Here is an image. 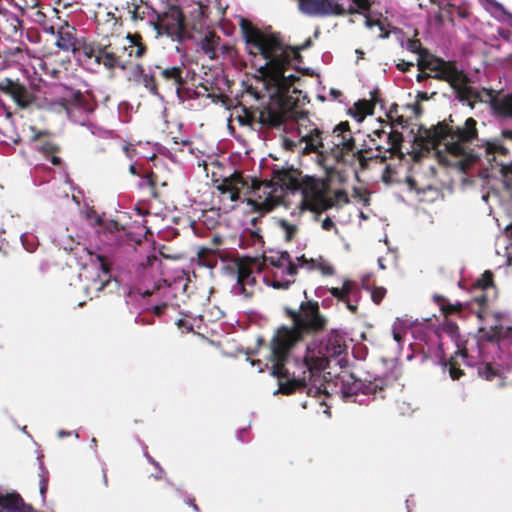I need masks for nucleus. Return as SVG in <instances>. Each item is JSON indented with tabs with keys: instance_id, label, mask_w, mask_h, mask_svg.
Wrapping results in <instances>:
<instances>
[{
	"instance_id": "0e129e2a",
	"label": "nucleus",
	"mask_w": 512,
	"mask_h": 512,
	"mask_svg": "<svg viewBox=\"0 0 512 512\" xmlns=\"http://www.w3.org/2000/svg\"><path fill=\"white\" fill-rule=\"evenodd\" d=\"M396 121L398 125L404 126L405 119L402 116L397 117Z\"/></svg>"
},
{
	"instance_id": "a878e982",
	"label": "nucleus",
	"mask_w": 512,
	"mask_h": 512,
	"mask_svg": "<svg viewBox=\"0 0 512 512\" xmlns=\"http://www.w3.org/2000/svg\"><path fill=\"white\" fill-rule=\"evenodd\" d=\"M219 37L214 35L205 36L199 42V47L202 52L211 60L217 57L216 47L219 44Z\"/></svg>"
},
{
	"instance_id": "052dcab7",
	"label": "nucleus",
	"mask_w": 512,
	"mask_h": 512,
	"mask_svg": "<svg viewBox=\"0 0 512 512\" xmlns=\"http://www.w3.org/2000/svg\"><path fill=\"white\" fill-rule=\"evenodd\" d=\"M340 91L336 89L330 90V95L333 97V99H337L340 96Z\"/></svg>"
},
{
	"instance_id": "338daca9",
	"label": "nucleus",
	"mask_w": 512,
	"mask_h": 512,
	"mask_svg": "<svg viewBox=\"0 0 512 512\" xmlns=\"http://www.w3.org/2000/svg\"><path fill=\"white\" fill-rule=\"evenodd\" d=\"M51 162L54 165H58L60 163V159L58 157H56V156H52Z\"/></svg>"
},
{
	"instance_id": "a19ab883",
	"label": "nucleus",
	"mask_w": 512,
	"mask_h": 512,
	"mask_svg": "<svg viewBox=\"0 0 512 512\" xmlns=\"http://www.w3.org/2000/svg\"><path fill=\"white\" fill-rule=\"evenodd\" d=\"M122 150L125 153L126 157L130 160H133L134 157L137 155L136 149L131 144L123 145Z\"/></svg>"
},
{
	"instance_id": "3c124183",
	"label": "nucleus",
	"mask_w": 512,
	"mask_h": 512,
	"mask_svg": "<svg viewBox=\"0 0 512 512\" xmlns=\"http://www.w3.org/2000/svg\"><path fill=\"white\" fill-rule=\"evenodd\" d=\"M43 31L47 34H50V35H56L57 34V31L56 29L54 28V26L52 25H48V24H44L43 25Z\"/></svg>"
},
{
	"instance_id": "4468645a",
	"label": "nucleus",
	"mask_w": 512,
	"mask_h": 512,
	"mask_svg": "<svg viewBox=\"0 0 512 512\" xmlns=\"http://www.w3.org/2000/svg\"><path fill=\"white\" fill-rule=\"evenodd\" d=\"M300 197L299 208L301 213H309L311 217L317 219V215L326 209L324 196L317 188H302Z\"/></svg>"
},
{
	"instance_id": "1a4fd4ad",
	"label": "nucleus",
	"mask_w": 512,
	"mask_h": 512,
	"mask_svg": "<svg viewBox=\"0 0 512 512\" xmlns=\"http://www.w3.org/2000/svg\"><path fill=\"white\" fill-rule=\"evenodd\" d=\"M154 29L158 35H166L179 43L188 38L184 16L177 7H171L168 11L162 14L159 13L154 22Z\"/></svg>"
},
{
	"instance_id": "423d86ee",
	"label": "nucleus",
	"mask_w": 512,
	"mask_h": 512,
	"mask_svg": "<svg viewBox=\"0 0 512 512\" xmlns=\"http://www.w3.org/2000/svg\"><path fill=\"white\" fill-rule=\"evenodd\" d=\"M323 131L312 122L308 114L301 112L282 139V147L298 154L318 153L323 147Z\"/></svg>"
},
{
	"instance_id": "20e7f679",
	"label": "nucleus",
	"mask_w": 512,
	"mask_h": 512,
	"mask_svg": "<svg viewBox=\"0 0 512 512\" xmlns=\"http://www.w3.org/2000/svg\"><path fill=\"white\" fill-rule=\"evenodd\" d=\"M385 386L386 381L381 377L362 381L353 373L341 369L340 373L334 375V378H332L331 371L326 372L320 382L312 383L305 389L308 395L317 396L322 393H334L339 394L345 402L367 405L370 400L384 397Z\"/></svg>"
},
{
	"instance_id": "412c9836",
	"label": "nucleus",
	"mask_w": 512,
	"mask_h": 512,
	"mask_svg": "<svg viewBox=\"0 0 512 512\" xmlns=\"http://www.w3.org/2000/svg\"><path fill=\"white\" fill-rule=\"evenodd\" d=\"M372 145L377 150H391L400 145L402 135L398 132H386L384 130H375L370 135Z\"/></svg>"
},
{
	"instance_id": "37998d69",
	"label": "nucleus",
	"mask_w": 512,
	"mask_h": 512,
	"mask_svg": "<svg viewBox=\"0 0 512 512\" xmlns=\"http://www.w3.org/2000/svg\"><path fill=\"white\" fill-rule=\"evenodd\" d=\"M134 8L130 11L133 20H143L144 16L141 14V5L133 4Z\"/></svg>"
},
{
	"instance_id": "bb28decb",
	"label": "nucleus",
	"mask_w": 512,
	"mask_h": 512,
	"mask_svg": "<svg viewBox=\"0 0 512 512\" xmlns=\"http://www.w3.org/2000/svg\"><path fill=\"white\" fill-rule=\"evenodd\" d=\"M82 217H84L91 226H99L102 227V218L93 207L85 204L84 208L80 210Z\"/></svg>"
},
{
	"instance_id": "de8ad7c7",
	"label": "nucleus",
	"mask_w": 512,
	"mask_h": 512,
	"mask_svg": "<svg viewBox=\"0 0 512 512\" xmlns=\"http://www.w3.org/2000/svg\"><path fill=\"white\" fill-rule=\"evenodd\" d=\"M491 284H492V274L490 272L486 271L484 274V280L481 283V285L483 288H487Z\"/></svg>"
},
{
	"instance_id": "f03ea898",
	"label": "nucleus",
	"mask_w": 512,
	"mask_h": 512,
	"mask_svg": "<svg viewBox=\"0 0 512 512\" xmlns=\"http://www.w3.org/2000/svg\"><path fill=\"white\" fill-rule=\"evenodd\" d=\"M490 107L494 116L512 119V94L493 97ZM477 122L467 118L462 126L448 127L439 124L433 129L421 128L414 137V142L424 150H438L443 147L447 151L446 164L467 172L475 166L486 172L487 177L501 179L507 190H512V160H497L498 156H506L508 149L503 140L512 142V129L503 128L501 137L481 140L475 148L471 145L477 139Z\"/></svg>"
},
{
	"instance_id": "f257e3e1",
	"label": "nucleus",
	"mask_w": 512,
	"mask_h": 512,
	"mask_svg": "<svg viewBox=\"0 0 512 512\" xmlns=\"http://www.w3.org/2000/svg\"><path fill=\"white\" fill-rule=\"evenodd\" d=\"M293 318L291 328L277 330L271 341L272 374L279 379V389L274 392L291 394L296 389H305L312 383L320 382V373L325 369L348 366L347 346L344 338L330 333L319 343L305 346L303 357L296 355L304 333L324 328L325 319L319 314L317 303L301 301L299 311L287 309Z\"/></svg>"
},
{
	"instance_id": "6e6d98bb",
	"label": "nucleus",
	"mask_w": 512,
	"mask_h": 512,
	"mask_svg": "<svg viewBox=\"0 0 512 512\" xmlns=\"http://www.w3.org/2000/svg\"><path fill=\"white\" fill-rule=\"evenodd\" d=\"M41 149L43 150V152H44V153H47V154H49V153H51V152L53 151V147H52V145H51V144H49V143L44 144V145L41 147Z\"/></svg>"
},
{
	"instance_id": "2eb2a0df",
	"label": "nucleus",
	"mask_w": 512,
	"mask_h": 512,
	"mask_svg": "<svg viewBox=\"0 0 512 512\" xmlns=\"http://www.w3.org/2000/svg\"><path fill=\"white\" fill-rule=\"evenodd\" d=\"M105 229L109 230L107 238L119 253H130L140 243V239L134 234L118 229L115 222H111Z\"/></svg>"
},
{
	"instance_id": "dca6fc26",
	"label": "nucleus",
	"mask_w": 512,
	"mask_h": 512,
	"mask_svg": "<svg viewBox=\"0 0 512 512\" xmlns=\"http://www.w3.org/2000/svg\"><path fill=\"white\" fill-rule=\"evenodd\" d=\"M281 190L271 183H265L255 190V207L261 212H269L281 203Z\"/></svg>"
},
{
	"instance_id": "aec40b11",
	"label": "nucleus",
	"mask_w": 512,
	"mask_h": 512,
	"mask_svg": "<svg viewBox=\"0 0 512 512\" xmlns=\"http://www.w3.org/2000/svg\"><path fill=\"white\" fill-rule=\"evenodd\" d=\"M91 261L95 268L102 273V276L99 275L97 279H93L92 283L86 288V291L87 293H90V291L99 293L110 284L111 275L109 272V266L107 259L101 254H97L95 256L91 255Z\"/></svg>"
},
{
	"instance_id": "13d9d810",
	"label": "nucleus",
	"mask_w": 512,
	"mask_h": 512,
	"mask_svg": "<svg viewBox=\"0 0 512 512\" xmlns=\"http://www.w3.org/2000/svg\"><path fill=\"white\" fill-rule=\"evenodd\" d=\"M246 433H247L246 428L239 430L238 435H237L238 440H240L241 442H244L243 437H244V434H246Z\"/></svg>"
},
{
	"instance_id": "a18cd8bd",
	"label": "nucleus",
	"mask_w": 512,
	"mask_h": 512,
	"mask_svg": "<svg viewBox=\"0 0 512 512\" xmlns=\"http://www.w3.org/2000/svg\"><path fill=\"white\" fill-rule=\"evenodd\" d=\"M145 449H147V447H145ZM144 456L146 457L149 463H151L157 470L160 471V473H164V470L162 469L160 464L148 454L147 450H144Z\"/></svg>"
},
{
	"instance_id": "0eeeda50",
	"label": "nucleus",
	"mask_w": 512,
	"mask_h": 512,
	"mask_svg": "<svg viewBox=\"0 0 512 512\" xmlns=\"http://www.w3.org/2000/svg\"><path fill=\"white\" fill-rule=\"evenodd\" d=\"M414 342L409 344L412 354L407 355V359L411 360L414 354H421L422 361L428 358L435 359L439 364L448 369L449 375L453 380H458L462 371L455 367L452 363L444 361V352L440 343L438 333L430 328L415 327L412 329Z\"/></svg>"
},
{
	"instance_id": "49530a36",
	"label": "nucleus",
	"mask_w": 512,
	"mask_h": 512,
	"mask_svg": "<svg viewBox=\"0 0 512 512\" xmlns=\"http://www.w3.org/2000/svg\"><path fill=\"white\" fill-rule=\"evenodd\" d=\"M135 323L140 325H150L153 323V318L147 319L145 317H141L140 315L135 317Z\"/></svg>"
},
{
	"instance_id": "c756f323",
	"label": "nucleus",
	"mask_w": 512,
	"mask_h": 512,
	"mask_svg": "<svg viewBox=\"0 0 512 512\" xmlns=\"http://www.w3.org/2000/svg\"><path fill=\"white\" fill-rule=\"evenodd\" d=\"M279 227L284 232L285 237H286L287 240L293 239V237L295 236V234L298 231V226L296 224H294V223H290L286 219H281L279 221Z\"/></svg>"
},
{
	"instance_id": "c9c22d12",
	"label": "nucleus",
	"mask_w": 512,
	"mask_h": 512,
	"mask_svg": "<svg viewBox=\"0 0 512 512\" xmlns=\"http://www.w3.org/2000/svg\"><path fill=\"white\" fill-rule=\"evenodd\" d=\"M141 14L145 17L149 18V22L154 26V22L156 21V16H158V12L151 6L145 5L144 7L141 5Z\"/></svg>"
},
{
	"instance_id": "393cba45",
	"label": "nucleus",
	"mask_w": 512,
	"mask_h": 512,
	"mask_svg": "<svg viewBox=\"0 0 512 512\" xmlns=\"http://www.w3.org/2000/svg\"><path fill=\"white\" fill-rule=\"evenodd\" d=\"M55 45L63 51H75V37L68 30H57Z\"/></svg>"
},
{
	"instance_id": "4c0bfd02",
	"label": "nucleus",
	"mask_w": 512,
	"mask_h": 512,
	"mask_svg": "<svg viewBox=\"0 0 512 512\" xmlns=\"http://www.w3.org/2000/svg\"><path fill=\"white\" fill-rule=\"evenodd\" d=\"M477 97H478L477 93H475L471 90H467V91L463 92V95L460 97V101L463 102L464 104L467 103L468 105L473 107V105L471 103V99L472 98L476 99Z\"/></svg>"
},
{
	"instance_id": "864d4df0",
	"label": "nucleus",
	"mask_w": 512,
	"mask_h": 512,
	"mask_svg": "<svg viewBox=\"0 0 512 512\" xmlns=\"http://www.w3.org/2000/svg\"><path fill=\"white\" fill-rule=\"evenodd\" d=\"M177 326L180 327V328H186L187 330H191L192 329V326L191 325H188L187 322L183 319H179L177 321Z\"/></svg>"
},
{
	"instance_id": "09e8293b",
	"label": "nucleus",
	"mask_w": 512,
	"mask_h": 512,
	"mask_svg": "<svg viewBox=\"0 0 512 512\" xmlns=\"http://www.w3.org/2000/svg\"><path fill=\"white\" fill-rule=\"evenodd\" d=\"M413 66V63L412 62H405V61H402L401 63H398L397 64V69L402 71V72H406L409 70L410 67Z\"/></svg>"
},
{
	"instance_id": "4d7b16f0",
	"label": "nucleus",
	"mask_w": 512,
	"mask_h": 512,
	"mask_svg": "<svg viewBox=\"0 0 512 512\" xmlns=\"http://www.w3.org/2000/svg\"><path fill=\"white\" fill-rule=\"evenodd\" d=\"M143 181L146 185L148 186H153L154 183H153V179H152V175H146L143 177Z\"/></svg>"
},
{
	"instance_id": "774afa93",
	"label": "nucleus",
	"mask_w": 512,
	"mask_h": 512,
	"mask_svg": "<svg viewBox=\"0 0 512 512\" xmlns=\"http://www.w3.org/2000/svg\"><path fill=\"white\" fill-rule=\"evenodd\" d=\"M9 140H10L11 142H13V143H17V142H18V140H19V137H18V135L10 136V137H9Z\"/></svg>"
},
{
	"instance_id": "473e14b6",
	"label": "nucleus",
	"mask_w": 512,
	"mask_h": 512,
	"mask_svg": "<svg viewBox=\"0 0 512 512\" xmlns=\"http://www.w3.org/2000/svg\"><path fill=\"white\" fill-rule=\"evenodd\" d=\"M503 241V245H504V250H505V253L504 255L506 256L507 260V264H511V261H512V241L511 239H509L508 236H505L503 237L502 239ZM500 243H501V239L498 240V243H497V253L500 254Z\"/></svg>"
},
{
	"instance_id": "6e6552de",
	"label": "nucleus",
	"mask_w": 512,
	"mask_h": 512,
	"mask_svg": "<svg viewBox=\"0 0 512 512\" xmlns=\"http://www.w3.org/2000/svg\"><path fill=\"white\" fill-rule=\"evenodd\" d=\"M371 6L370 0H351L347 7L338 0H300V10L310 16L343 15L345 13H359L365 16V25L368 28L379 24L366 16Z\"/></svg>"
},
{
	"instance_id": "5701e85b",
	"label": "nucleus",
	"mask_w": 512,
	"mask_h": 512,
	"mask_svg": "<svg viewBox=\"0 0 512 512\" xmlns=\"http://www.w3.org/2000/svg\"><path fill=\"white\" fill-rule=\"evenodd\" d=\"M140 40V35L128 34L126 37L127 44L122 47V54L127 53L128 57L134 56L136 58H141L144 55L146 48Z\"/></svg>"
},
{
	"instance_id": "69168bd1",
	"label": "nucleus",
	"mask_w": 512,
	"mask_h": 512,
	"mask_svg": "<svg viewBox=\"0 0 512 512\" xmlns=\"http://www.w3.org/2000/svg\"><path fill=\"white\" fill-rule=\"evenodd\" d=\"M378 266H379L380 269H385V265L383 263V258L382 257L378 258Z\"/></svg>"
},
{
	"instance_id": "5fc2aeb1",
	"label": "nucleus",
	"mask_w": 512,
	"mask_h": 512,
	"mask_svg": "<svg viewBox=\"0 0 512 512\" xmlns=\"http://www.w3.org/2000/svg\"><path fill=\"white\" fill-rule=\"evenodd\" d=\"M416 78H417L418 82H421V81H423L425 79L432 78V77H431V74H427V73H423L422 72V73H419Z\"/></svg>"
},
{
	"instance_id": "cd10ccee",
	"label": "nucleus",
	"mask_w": 512,
	"mask_h": 512,
	"mask_svg": "<svg viewBox=\"0 0 512 512\" xmlns=\"http://www.w3.org/2000/svg\"><path fill=\"white\" fill-rule=\"evenodd\" d=\"M139 82L142 83L151 94L159 96L155 76L153 73H146L142 70Z\"/></svg>"
},
{
	"instance_id": "ddd939ff",
	"label": "nucleus",
	"mask_w": 512,
	"mask_h": 512,
	"mask_svg": "<svg viewBox=\"0 0 512 512\" xmlns=\"http://www.w3.org/2000/svg\"><path fill=\"white\" fill-rule=\"evenodd\" d=\"M187 288H188V281L185 278H178L173 281V283H170L169 285L166 284V281H163L162 284H158L156 287V291H150L146 290L143 292L144 296L149 295H164L166 298L165 301H163L161 304L154 305L153 311L156 315H161L164 311V308L170 303L173 304L171 301V298L178 299L181 302H184L187 298Z\"/></svg>"
},
{
	"instance_id": "9d476101",
	"label": "nucleus",
	"mask_w": 512,
	"mask_h": 512,
	"mask_svg": "<svg viewBox=\"0 0 512 512\" xmlns=\"http://www.w3.org/2000/svg\"><path fill=\"white\" fill-rule=\"evenodd\" d=\"M59 89L63 90L61 98V106L64 108L68 118L76 124L86 125L89 120V115L92 113L91 106L85 102L82 93L79 90L69 89L60 86Z\"/></svg>"
},
{
	"instance_id": "f3484780",
	"label": "nucleus",
	"mask_w": 512,
	"mask_h": 512,
	"mask_svg": "<svg viewBox=\"0 0 512 512\" xmlns=\"http://www.w3.org/2000/svg\"><path fill=\"white\" fill-rule=\"evenodd\" d=\"M86 55L89 59H93L95 63L102 64L107 69L120 68L125 70L129 64L123 54L108 51L106 47L100 48L97 51L91 49L89 52H86Z\"/></svg>"
},
{
	"instance_id": "a211bd4d",
	"label": "nucleus",
	"mask_w": 512,
	"mask_h": 512,
	"mask_svg": "<svg viewBox=\"0 0 512 512\" xmlns=\"http://www.w3.org/2000/svg\"><path fill=\"white\" fill-rule=\"evenodd\" d=\"M418 68L421 71L427 69L434 72L431 77L435 79L449 81L452 77L449 65L444 60L433 57L429 53L418 59Z\"/></svg>"
},
{
	"instance_id": "2f4dec72",
	"label": "nucleus",
	"mask_w": 512,
	"mask_h": 512,
	"mask_svg": "<svg viewBox=\"0 0 512 512\" xmlns=\"http://www.w3.org/2000/svg\"><path fill=\"white\" fill-rule=\"evenodd\" d=\"M40 482H39V488H40V494L42 496V499H45V494L47 492L48 488V471L45 469L42 462H40Z\"/></svg>"
},
{
	"instance_id": "603ef678",
	"label": "nucleus",
	"mask_w": 512,
	"mask_h": 512,
	"mask_svg": "<svg viewBox=\"0 0 512 512\" xmlns=\"http://www.w3.org/2000/svg\"><path fill=\"white\" fill-rule=\"evenodd\" d=\"M177 326L180 327V328H186L187 330H191L192 329V326L191 325H188L187 322L183 319H179L177 321Z\"/></svg>"
},
{
	"instance_id": "72a5a7b5",
	"label": "nucleus",
	"mask_w": 512,
	"mask_h": 512,
	"mask_svg": "<svg viewBox=\"0 0 512 512\" xmlns=\"http://www.w3.org/2000/svg\"><path fill=\"white\" fill-rule=\"evenodd\" d=\"M21 243L24 249L28 252H33L36 249V237L32 234L24 233L21 235Z\"/></svg>"
},
{
	"instance_id": "39448f33",
	"label": "nucleus",
	"mask_w": 512,
	"mask_h": 512,
	"mask_svg": "<svg viewBox=\"0 0 512 512\" xmlns=\"http://www.w3.org/2000/svg\"><path fill=\"white\" fill-rule=\"evenodd\" d=\"M264 261L270 265V268L263 276V281L274 289H287L295 282L299 269L320 270L323 275L334 274L333 267L322 258L308 259L304 255L292 258L286 251L267 257Z\"/></svg>"
},
{
	"instance_id": "b1692460",
	"label": "nucleus",
	"mask_w": 512,
	"mask_h": 512,
	"mask_svg": "<svg viewBox=\"0 0 512 512\" xmlns=\"http://www.w3.org/2000/svg\"><path fill=\"white\" fill-rule=\"evenodd\" d=\"M156 69H160L161 77L167 82H170L173 86H175L177 90L179 89V86H181L184 83V79L182 76L183 69L181 67L173 66L161 69L157 66Z\"/></svg>"
},
{
	"instance_id": "f704fd0d",
	"label": "nucleus",
	"mask_w": 512,
	"mask_h": 512,
	"mask_svg": "<svg viewBox=\"0 0 512 512\" xmlns=\"http://www.w3.org/2000/svg\"><path fill=\"white\" fill-rule=\"evenodd\" d=\"M435 302L439 305L440 309L444 313H452L455 310V307L448 302L443 296H434Z\"/></svg>"
},
{
	"instance_id": "f8f14e48",
	"label": "nucleus",
	"mask_w": 512,
	"mask_h": 512,
	"mask_svg": "<svg viewBox=\"0 0 512 512\" xmlns=\"http://www.w3.org/2000/svg\"><path fill=\"white\" fill-rule=\"evenodd\" d=\"M261 272L257 261L249 264H239L236 272V282L231 286V293L242 299L251 298L257 290V279L254 272Z\"/></svg>"
},
{
	"instance_id": "c85d7f7f",
	"label": "nucleus",
	"mask_w": 512,
	"mask_h": 512,
	"mask_svg": "<svg viewBox=\"0 0 512 512\" xmlns=\"http://www.w3.org/2000/svg\"><path fill=\"white\" fill-rule=\"evenodd\" d=\"M401 45L408 51L418 54L419 58L428 54V50L422 47V44L418 39H407L406 41H402Z\"/></svg>"
},
{
	"instance_id": "ea45409f",
	"label": "nucleus",
	"mask_w": 512,
	"mask_h": 512,
	"mask_svg": "<svg viewBox=\"0 0 512 512\" xmlns=\"http://www.w3.org/2000/svg\"><path fill=\"white\" fill-rule=\"evenodd\" d=\"M200 262L205 265L206 267L210 268V269H213L216 264H217V259L215 256H209V257H205V256H200Z\"/></svg>"
},
{
	"instance_id": "8fccbe9b",
	"label": "nucleus",
	"mask_w": 512,
	"mask_h": 512,
	"mask_svg": "<svg viewBox=\"0 0 512 512\" xmlns=\"http://www.w3.org/2000/svg\"><path fill=\"white\" fill-rule=\"evenodd\" d=\"M223 193L226 194L229 197V199L233 202L237 201L240 198L239 193L233 190H227L224 191Z\"/></svg>"
},
{
	"instance_id": "6ab92c4d",
	"label": "nucleus",
	"mask_w": 512,
	"mask_h": 512,
	"mask_svg": "<svg viewBox=\"0 0 512 512\" xmlns=\"http://www.w3.org/2000/svg\"><path fill=\"white\" fill-rule=\"evenodd\" d=\"M332 142L335 147L341 149V152L353 154L360 152L355 146V139L347 122H341L333 129Z\"/></svg>"
},
{
	"instance_id": "9b49d317",
	"label": "nucleus",
	"mask_w": 512,
	"mask_h": 512,
	"mask_svg": "<svg viewBox=\"0 0 512 512\" xmlns=\"http://www.w3.org/2000/svg\"><path fill=\"white\" fill-rule=\"evenodd\" d=\"M318 297H323V306H328L331 298H336L344 303L352 313L357 311L358 301L361 298V291L358 285L350 280L344 281L341 288H318L316 290Z\"/></svg>"
},
{
	"instance_id": "4be33fe9",
	"label": "nucleus",
	"mask_w": 512,
	"mask_h": 512,
	"mask_svg": "<svg viewBox=\"0 0 512 512\" xmlns=\"http://www.w3.org/2000/svg\"><path fill=\"white\" fill-rule=\"evenodd\" d=\"M0 512H33V510L23 502L19 494H3L0 491Z\"/></svg>"
},
{
	"instance_id": "79ce46f5",
	"label": "nucleus",
	"mask_w": 512,
	"mask_h": 512,
	"mask_svg": "<svg viewBox=\"0 0 512 512\" xmlns=\"http://www.w3.org/2000/svg\"><path fill=\"white\" fill-rule=\"evenodd\" d=\"M475 302L477 303L478 308H479L477 310V315H478L479 318H482V307H483V305L486 302V296L483 293L481 295H479V296H476L475 297Z\"/></svg>"
},
{
	"instance_id": "7ed1b4c3",
	"label": "nucleus",
	"mask_w": 512,
	"mask_h": 512,
	"mask_svg": "<svg viewBox=\"0 0 512 512\" xmlns=\"http://www.w3.org/2000/svg\"><path fill=\"white\" fill-rule=\"evenodd\" d=\"M246 44L251 54H259L265 60L260 66V72L268 78L270 85L274 86L279 94V100L269 106L257 109L238 120L241 125H252L258 122L262 128H280L285 124L289 112L286 93L299 78L293 74H287L296 52L288 46H284L274 37H268L260 33L246 35Z\"/></svg>"
},
{
	"instance_id": "680f3d73",
	"label": "nucleus",
	"mask_w": 512,
	"mask_h": 512,
	"mask_svg": "<svg viewBox=\"0 0 512 512\" xmlns=\"http://www.w3.org/2000/svg\"><path fill=\"white\" fill-rule=\"evenodd\" d=\"M71 434H72V432H70V431H66V430H60V431L58 432V436H59V438L66 437V436H69V435H71Z\"/></svg>"
},
{
	"instance_id": "c03bdc74",
	"label": "nucleus",
	"mask_w": 512,
	"mask_h": 512,
	"mask_svg": "<svg viewBox=\"0 0 512 512\" xmlns=\"http://www.w3.org/2000/svg\"><path fill=\"white\" fill-rule=\"evenodd\" d=\"M321 227L323 230H326V231H330L332 229H335V231L337 232V229L335 228V224L334 222L331 220V218L329 217H326L322 223H321Z\"/></svg>"
},
{
	"instance_id": "58836bf2",
	"label": "nucleus",
	"mask_w": 512,
	"mask_h": 512,
	"mask_svg": "<svg viewBox=\"0 0 512 512\" xmlns=\"http://www.w3.org/2000/svg\"><path fill=\"white\" fill-rule=\"evenodd\" d=\"M368 106L369 105L365 103V108L363 110H360L358 105L356 106V112L353 116L358 122L363 121L365 115L370 112V108Z\"/></svg>"
},
{
	"instance_id": "e433bc0d",
	"label": "nucleus",
	"mask_w": 512,
	"mask_h": 512,
	"mask_svg": "<svg viewBox=\"0 0 512 512\" xmlns=\"http://www.w3.org/2000/svg\"><path fill=\"white\" fill-rule=\"evenodd\" d=\"M386 290L383 287H377L371 291V298L375 304H379L384 298Z\"/></svg>"
},
{
	"instance_id": "e2e57ef3",
	"label": "nucleus",
	"mask_w": 512,
	"mask_h": 512,
	"mask_svg": "<svg viewBox=\"0 0 512 512\" xmlns=\"http://www.w3.org/2000/svg\"><path fill=\"white\" fill-rule=\"evenodd\" d=\"M312 44V41L311 39H308L301 47H300V50H304L306 48H308L310 45Z\"/></svg>"
},
{
	"instance_id": "7c9ffc66",
	"label": "nucleus",
	"mask_w": 512,
	"mask_h": 512,
	"mask_svg": "<svg viewBox=\"0 0 512 512\" xmlns=\"http://www.w3.org/2000/svg\"><path fill=\"white\" fill-rule=\"evenodd\" d=\"M407 332V328L403 326L401 321H396L392 328L393 339L398 346L401 345L402 337Z\"/></svg>"
},
{
	"instance_id": "bf43d9fd",
	"label": "nucleus",
	"mask_w": 512,
	"mask_h": 512,
	"mask_svg": "<svg viewBox=\"0 0 512 512\" xmlns=\"http://www.w3.org/2000/svg\"><path fill=\"white\" fill-rule=\"evenodd\" d=\"M129 172L132 174V175H137V176H140V174L138 173L137 171V168H136V165L135 164H131L130 167H129Z\"/></svg>"
}]
</instances>
